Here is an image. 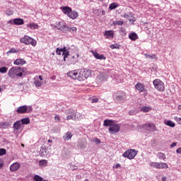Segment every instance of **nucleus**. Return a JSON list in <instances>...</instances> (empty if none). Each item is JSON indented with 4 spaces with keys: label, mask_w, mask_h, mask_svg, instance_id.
<instances>
[{
    "label": "nucleus",
    "mask_w": 181,
    "mask_h": 181,
    "mask_svg": "<svg viewBox=\"0 0 181 181\" xmlns=\"http://www.w3.org/2000/svg\"><path fill=\"white\" fill-rule=\"evenodd\" d=\"M65 49L64 47L63 48H57L56 49V52H57V54H58L59 56H60L62 54V53H63V51Z\"/></svg>",
    "instance_id": "nucleus-45"
},
{
    "label": "nucleus",
    "mask_w": 181,
    "mask_h": 181,
    "mask_svg": "<svg viewBox=\"0 0 181 181\" xmlns=\"http://www.w3.org/2000/svg\"><path fill=\"white\" fill-rule=\"evenodd\" d=\"M120 32H121L122 35H127V31L125 30V28H124L122 27L120 28Z\"/></svg>",
    "instance_id": "nucleus-52"
},
{
    "label": "nucleus",
    "mask_w": 181,
    "mask_h": 181,
    "mask_svg": "<svg viewBox=\"0 0 181 181\" xmlns=\"http://www.w3.org/2000/svg\"><path fill=\"white\" fill-rule=\"evenodd\" d=\"M106 39H112L114 37V31L112 30H106L104 33Z\"/></svg>",
    "instance_id": "nucleus-21"
},
{
    "label": "nucleus",
    "mask_w": 181,
    "mask_h": 181,
    "mask_svg": "<svg viewBox=\"0 0 181 181\" xmlns=\"http://www.w3.org/2000/svg\"><path fill=\"white\" fill-rule=\"evenodd\" d=\"M157 156L160 159V160H165V159H166V155L163 153H158Z\"/></svg>",
    "instance_id": "nucleus-36"
},
{
    "label": "nucleus",
    "mask_w": 181,
    "mask_h": 181,
    "mask_svg": "<svg viewBox=\"0 0 181 181\" xmlns=\"http://www.w3.org/2000/svg\"><path fill=\"white\" fill-rule=\"evenodd\" d=\"M178 110H181V105H178Z\"/></svg>",
    "instance_id": "nucleus-64"
},
{
    "label": "nucleus",
    "mask_w": 181,
    "mask_h": 181,
    "mask_svg": "<svg viewBox=\"0 0 181 181\" xmlns=\"http://www.w3.org/2000/svg\"><path fill=\"white\" fill-rule=\"evenodd\" d=\"M28 28H30V29L35 30V29H39V25L35 23H30L27 25Z\"/></svg>",
    "instance_id": "nucleus-31"
},
{
    "label": "nucleus",
    "mask_w": 181,
    "mask_h": 181,
    "mask_svg": "<svg viewBox=\"0 0 181 181\" xmlns=\"http://www.w3.org/2000/svg\"><path fill=\"white\" fill-rule=\"evenodd\" d=\"M121 129L119 124L113 123L110 127H109V132L110 134H118V132Z\"/></svg>",
    "instance_id": "nucleus-9"
},
{
    "label": "nucleus",
    "mask_w": 181,
    "mask_h": 181,
    "mask_svg": "<svg viewBox=\"0 0 181 181\" xmlns=\"http://www.w3.org/2000/svg\"><path fill=\"white\" fill-rule=\"evenodd\" d=\"M19 121L21 123V125H28V124H30V119L28 117L21 119Z\"/></svg>",
    "instance_id": "nucleus-30"
},
{
    "label": "nucleus",
    "mask_w": 181,
    "mask_h": 181,
    "mask_svg": "<svg viewBox=\"0 0 181 181\" xmlns=\"http://www.w3.org/2000/svg\"><path fill=\"white\" fill-rule=\"evenodd\" d=\"M20 42L21 43H23L24 45H31V46H33V47H35V46H36V45H37V42L36 41V40L28 36V35H25L23 37H21L20 39Z\"/></svg>",
    "instance_id": "nucleus-3"
},
{
    "label": "nucleus",
    "mask_w": 181,
    "mask_h": 181,
    "mask_svg": "<svg viewBox=\"0 0 181 181\" xmlns=\"http://www.w3.org/2000/svg\"><path fill=\"white\" fill-rule=\"evenodd\" d=\"M60 9L62 11L63 13L67 15V16H69L70 12H71V8L69 6H62Z\"/></svg>",
    "instance_id": "nucleus-18"
},
{
    "label": "nucleus",
    "mask_w": 181,
    "mask_h": 181,
    "mask_svg": "<svg viewBox=\"0 0 181 181\" xmlns=\"http://www.w3.org/2000/svg\"><path fill=\"white\" fill-rule=\"evenodd\" d=\"M93 55L95 59H98V60H105V57L103 54H100L97 52H93Z\"/></svg>",
    "instance_id": "nucleus-20"
},
{
    "label": "nucleus",
    "mask_w": 181,
    "mask_h": 181,
    "mask_svg": "<svg viewBox=\"0 0 181 181\" xmlns=\"http://www.w3.org/2000/svg\"><path fill=\"white\" fill-rule=\"evenodd\" d=\"M34 86H35V87L37 88H39L42 86V81H40L38 78H37V76H36L34 78Z\"/></svg>",
    "instance_id": "nucleus-26"
},
{
    "label": "nucleus",
    "mask_w": 181,
    "mask_h": 181,
    "mask_svg": "<svg viewBox=\"0 0 181 181\" xmlns=\"http://www.w3.org/2000/svg\"><path fill=\"white\" fill-rule=\"evenodd\" d=\"M23 71H25L23 68L13 66L9 69L8 75L11 78H15V77L21 78L23 77Z\"/></svg>",
    "instance_id": "nucleus-1"
},
{
    "label": "nucleus",
    "mask_w": 181,
    "mask_h": 181,
    "mask_svg": "<svg viewBox=\"0 0 181 181\" xmlns=\"http://www.w3.org/2000/svg\"><path fill=\"white\" fill-rule=\"evenodd\" d=\"M162 180H163V181H166V177H163V178H162Z\"/></svg>",
    "instance_id": "nucleus-62"
},
{
    "label": "nucleus",
    "mask_w": 181,
    "mask_h": 181,
    "mask_svg": "<svg viewBox=\"0 0 181 181\" xmlns=\"http://www.w3.org/2000/svg\"><path fill=\"white\" fill-rule=\"evenodd\" d=\"M33 111V108L32 106L23 105L17 107L16 112L18 114H29V112H32Z\"/></svg>",
    "instance_id": "nucleus-4"
},
{
    "label": "nucleus",
    "mask_w": 181,
    "mask_h": 181,
    "mask_svg": "<svg viewBox=\"0 0 181 181\" xmlns=\"http://www.w3.org/2000/svg\"><path fill=\"white\" fill-rule=\"evenodd\" d=\"M153 84L156 88V90H158V91H160L163 93V91H165V83L160 79H155L153 81Z\"/></svg>",
    "instance_id": "nucleus-5"
},
{
    "label": "nucleus",
    "mask_w": 181,
    "mask_h": 181,
    "mask_svg": "<svg viewBox=\"0 0 181 181\" xmlns=\"http://www.w3.org/2000/svg\"><path fill=\"white\" fill-rule=\"evenodd\" d=\"M66 32H77V28L76 27H70L69 25H66Z\"/></svg>",
    "instance_id": "nucleus-33"
},
{
    "label": "nucleus",
    "mask_w": 181,
    "mask_h": 181,
    "mask_svg": "<svg viewBox=\"0 0 181 181\" xmlns=\"http://www.w3.org/2000/svg\"><path fill=\"white\" fill-rule=\"evenodd\" d=\"M64 49H65L63 50L62 56H64V62H66V59L69 57L70 52L69 51V49H67V47H64Z\"/></svg>",
    "instance_id": "nucleus-23"
},
{
    "label": "nucleus",
    "mask_w": 181,
    "mask_h": 181,
    "mask_svg": "<svg viewBox=\"0 0 181 181\" xmlns=\"http://www.w3.org/2000/svg\"><path fill=\"white\" fill-rule=\"evenodd\" d=\"M37 78L40 81H43V77L41 75L37 76Z\"/></svg>",
    "instance_id": "nucleus-57"
},
{
    "label": "nucleus",
    "mask_w": 181,
    "mask_h": 181,
    "mask_svg": "<svg viewBox=\"0 0 181 181\" xmlns=\"http://www.w3.org/2000/svg\"><path fill=\"white\" fill-rule=\"evenodd\" d=\"M139 37H138V35L136 33H132L129 34V39L130 40H132L133 42H135V40H138Z\"/></svg>",
    "instance_id": "nucleus-22"
},
{
    "label": "nucleus",
    "mask_w": 181,
    "mask_h": 181,
    "mask_svg": "<svg viewBox=\"0 0 181 181\" xmlns=\"http://www.w3.org/2000/svg\"><path fill=\"white\" fill-rule=\"evenodd\" d=\"M177 145V143L173 142L170 144V148H175Z\"/></svg>",
    "instance_id": "nucleus-54"
},
{
    "label": "nucleus",
    "mask_w": 181,
    "mask_h": 181,
    "mask_svg": "<svg viewBox=\"0 0 181 181\" xmlns=\"http://www.w3.org/2000/svg\"><path fill=\"white\" fill-rule=\"evenodd\" d=\"M23 23H25V22L22 18H15L13 20V25H23Z\"/></svg>",
    "instance_id": "nucleus-27"
},
{
    "label": "nucleus",
    "mask_w": 181,
    "mask_h": 181,
    "mask_svg": "<svg viewBox=\"0 0 181 181\" xmlns=\"http://www.w3.org/2000/svg\"><path fill=\"white\" fill-rule=\"evenodd\" d=\"M8 23H13V21L12 20L8 21Z\"/></svg>",
    "instance_id": "nucleus-63"
},
{
    "label": "nucleus",
    "mask_w": 181,
    "mask_h": 181,
    "mask_svg": "<svg viewBox=\"0 0 181 181\" xmlns=\"http://www.w3.org/2000/svg\"><path fill=\"white\" fill-rule=\"evenodd\" d=\"M138 154V151L135 149H129L126 151L123 154L122 156L123 158H127V159H134L135 156Z\"/></svg>",
    "instance_id": "nucleus-6"
},
{
    "label": "nucleus",
    "mask_w": 181,
    "mask_h": 181,
    "mask_svg": "<svg viewBox=\"0 0 181 181\" xmlns=\"http://www.w3.org/2000/svg\"><path fill=\"white\" fill-rule=\"evenodd\" d=\"M164 124L165 125H167L168 127H170L171 128H175V127H176V124L172 122V120L164 121Z\"/></svg>",
    "instance_id": "nucleus-29"
},
{
    "label": "nucleus",
    "mask_w": 181,
    "mask_h": 181,
    "mask_svg": "<svg viewBox=\"0 0 181 181\" xmlns=\"http://www.w3.org/2000/svg\"><path fill=\"white\" fill-rule=\"evenodd\" d=\"M176 152H177V153H181V147L178 148L176 150Z\"/></svg>",
    "instance_id": "nucleus-58"
},
{
    "label": "nucleus",
    "mask_w": 181,
    "mask_h": 181,
    "mask_svg": "<svg viewBox=\"0 0 181 181\" xmlns=\"http://www.w3.org/2000/svg\"><path fill=\"white\" fill-rule=\"evenodd\" d=\"M124 18L126 19H129V22H134V21L129 19V18H132V14L131 13H129L128 14H124Z\"/></svg>",
    "instance_id": "nucleus-43"
},
{
    "label": "nucleus",
    "mask_w": 181,
    "mask_h": 181,
    "mask_svg": "<svg viewBox=\"0 0 181 181\" xmlns=\"http://www.w3.org/2000/svg\"><path fill=\"white\" fill-rule=\"evenodd\" d=\"M19 52H22V50H16L15 48H11L8 52L7 54L9 53H19Z\"/></svg>",
    "instance_id": "nucleus-42"
},
{
    "label": "nucleus",
    "mask_w": 181,
    "mask_h": 181,
    "mask_svg": "<svg viewBox=\"0 0 181 181\" xmlns=\"http://www.w3.org/2000/svg\"><path fill=\"white\" fill-rule=\"evenodd\" d=\"M93 142H95V144H97V145L101 144V140H100V139L98 138H95L93 139Z\"/></svg>",
    "instance_id": "nucleus-51"
},
{
    "label": "nucleus",
    "mask_w": 181,
    "mask_h": 181,
    "mask_svg": "<svg viewBox=\"0 0 181 181\" xmlns=\"http://www.w3.org/2000/svg\"><path fill=\"white\" fill-rule=\"evenodd\" d=\"M47 160H40L39 161V166H47Z\"/></svg>",
    "instance_id": "nucleus-38"
},
{
    "label": "nucleus",
    "mask_w": 181,
    "mask_h": 181,
    "mask_svg": "<svg viewBox=\"0 0 181 181\" xmlns=\"http://www.w3.org/2000/svg\"><path fill=\"white\" fill-rule=\"evenodd\" d=\"M110 49H119V45L118 44H113L110 46Z\"/></svg>",
    "instance_id": "nucleus-50"
},
{
    "label": "nucleus",
    "mask_w": 181,
    "mask_h": 181,
    "mask_svg": "<svg viewBox=\"0 0 181 181\" xmlns=\"http://www.w3.org/2000/svg\"><path fill=\"white\" fill-rule=\"evenodd\" d=\"M4 155H6V149L0 148V156H4Z\"/></svg>",
    "instance_id": "nucleus-48"
},
{
    "label": "nucleus",
    "mask_w": 181,
    "mask_h": 181,
    "mask_svg": "<svg viewBox=\"0 0 181 181\" xmlns=\"http://www.w3.org/2000/svg\"><path fill=\"white\" fill-rule=\"evenodd\" d=\"M129 115H134V112H132V111H130V112H129Z\"/></svg>",
    "instance_id": "nucleus-61"
},
{
    "label": "nucleus",
    "mask_w": 181,
    "mask_h": 181,
    "mask_svg": "<svg viewBox=\"0 0 181 181\" xmlns=\"http://www.w3.org/2000/svg\"><path fill=\"white\" fill-rule=\"evenodd\" d=\"M40 156H42V158H45V156H47V148H46V146H42L40 147Z\"/></svg>",
    "instance_id": "nucleus-14"
},
{
    "label": "nucleus",
    "mask_w": 181,
    "mask_h": 181,
    "mask_svg": "<svg viewBox=\"0 0 181 181\" xmlns=\"http://www.w3.org/2000/svg\"><path fill=\"white\" fill-rule=\"evenodd\" d=\"M13 129L14 131H19L22 129V123H21L20 120L16 121L13 124Z\"/></svg>",
    "instance_id": "nucleus-17"
},
{
    "label": "nucleus",
    "mask_w": 181,
    "mask_h": 181,
    "mask_svg": "<svg viewBox=\"0 0 181 181\" xmlns=\"http://www.w3.org/2000/svg\"><path fill=\"white\" fill-rule=\"evenodd\" d=\"M118 8V4L117 2L112 3L109 6L110 11H113V9H117Z\"/></svg>",
    "instance_id": "nucleus-34"
},
{
    "label": "nucleus",
    "mask_w": 181,
    "mask_h": 181,
    "mask_svg": "<svg viewBox=\"0 0 181 181\" xmlns=\"http://www.w3.org/2000/svg\"><path fill=\"white\" fill-rule=\"evenodd\" d=\"M72 137H73V134H71V132H68L63 136V139L64 141H69V139H71Z\"/></svg>",
    "instance_id": "nucleus-24"
},
{
    "label": "nucleus",
    "mask_w": 181,
    "mask_h": 181,
    "mask_svg": "<svg viewBox=\"0 0 181 181\" xmlns=\"http://www.w3.org/2000/svg\"><path fill=\"white\" fill-rule=\"evenodd\" d=\"M144 128H146L147 131H149V132H154V131H156V127H155V124L151 123L144 124Z\"/></svg>",
    "instance_id": "nucleus-12"
},
{
    "label": "nucleus",
    "mask_w": 181,
    "mask_h": 181,
    "mask_svg": "<svg viewBox=\"0 0 181 181\" xmlns=\"http://www.w3.org/2000/svg\"><path fill=\"white\" fill-rule=\"evenodd\" d=\"M54 119H55V121H60V117H59V115H57L54 117Z\"/></svg>",
    "instance_id": "nucleus-55"
},
{
    "label": "nucleus",
    "mask_w": 181,
    "mask_h": 181,
    "mask_svg": "<svg viewBox=\"0 0 181 181\" xmlns=\"http://www.w3.org/2000/svg\"><path fill=\"white\" fill-rule=\"evenodd\" d=\"M6 71H8V67L3 66L0 68V73L5 74Z\"/></svg>",
    "instance_id": "nucleus-46"
},
{
    "label": "nucleus",
    "mask_w": 181,
    "mask_h": 181,
    "mask_svg": "<svg viewBox=\"0 0 181 181\" xmlns=\"http://www.w3.org/2000/svg\"><path fill=\"white\" fill-rule=\"evenodd\" d=\"M67 76L74 80H78V69L69 71Z\"/></svg>",
    "instance_id": "nucleus-10"
},
{
    "label": "nucleus",
    "mask_w": 181,
    "mask_h": 181,
    "mask_svg": "<svg viewBox=\"0 0 181 181\" xmlns=\"http://www.w3.org/2000/svg\"><path fill=\"white\" fill-rule=\"evenodd\" d=\"M113 25H118L119 26H122L124 25V21H117L113 23Z\"/></svg>",
    "instance_id": "nucleus-47"
},
{
    "label": "nucleus",
    "mask_w": 181,
    "mask_h": 181,
    "mask_svg": "<svg viewBox=\"0 0 181 181\" xmlns=\"http://www.w3.org/2000/svg\"><path fill=\"white\" fill-rule=\"evenodd\" d=\"M18 87H21V86H23V83H17Z\"/></svg>",
    "instance_id": "nucleus-60"
},
{
    "label": "nucleus",
    "mask_w": 181,
    "mask_h": 181,
    "mask_svg": "<svg viewBox=\"0 0 181 181\" xmlns=\"http://www.w3.org/2000/svg\"><path fill=\"white\" fill-rule=\"evenodd\" d=\"M115 168L116 169H118V168H121V164L119 163L116 164Z\"/></svg>",
    "instance_id": "nucleus-59"
},
{
    "label": "nucleus",
    "mask_w": 181,
    "mask_h": 181,
    "mask_svg": "<svg viewBox=\"0 0 181 181\" xmlns=\"http://www.w3.org/2000/svg\"><path fill=\"white\" fill-rule=\"evenodd\" d=\"M99 78H100L102 81H107L108 76L107 74H101L99 76Z\"/></svg>",
    "instance_id": "nucleus-39"
},
{
    "label": "nucleus",
    "mask_w": 181,
    "mask_h": 181,
    "mask_svg": "<svg viewBox=\"0 0 181 181\" xmlns=\"http://www.w3.org/2000/svg\"><path fill=\"white\" fill-rule=\"evenodd\" d=\"M81 118H83V115L75 111V121L76 119H81Z\"/></svg>",
    "instance_id": "nucleus-40"
},
{
    "label": "nucleus",
    "mask_w": 181,
    "mask_h": 181,
    "mask_svg": "<svg viewBox=\"0 0 181 181\" xmlns=\"http://www.w3.org/2000/svg\"><path fill=\"white\" fill-rule=\"evenodd\" d=\"M150 166L156 169H168V164L166 163H151Z\"/></svg>",
    "instance_id": "nucleus-8"
},
{
    "label": "nucleus",
    "mask_w": 181,
    "mask_h": 181,
    "mask_svg": "<svg viewBox=\"0 0 181 181\" xmlns=\"http://www.w3.org/2000/svg\"><path fill=\"white\" fill-rule=\"evenodd\" d=\"M21 168V163L16 162L11 165L10 170L11 172H16Z\"/></svg>",
    "instance_id": "nucleus-13"
},
{
    "label": "nucleus",
    "mask_w": 181,
    "mask_h": 181,
    "mask_svg": "<svg viewBox=\"0 0 181 181\" xmlns=\"http://www.w3.org/2000/svg\"><path fill=\"white\" fill-rule=\"evenodd\" d=\"M144 56L146 57V59H150V60H152L153 59H156V54H144Z\"/></svg>",
    "instance_id": "nucleus-37"
},
{
    "label": "nucleus",
    "mask_w": 181,
    "mask_h": 181,
    "mask_svg": "<svg viewBox=\"0 0 181 181\" xmlns=\"http://www.w3.org/2000/svg\"><path fill=\"white\" fill-rule=\"evenodd\" d=\"M35 181H43V177H40V175H35L33 177Z\"/></svg>",
    "instance_id": "nucleus-44"
},
{
    "label": "nucleus",
    "mask_w": 181,
    "mask_h": 181,
    "mask_svg": "<svg viewBox=\"0 0 181 181\" xmlns=\"http://www.w3.org/2000/svg\"><path fill=\"white\" fill-rule=\"evenodd\" d=\"M68 18H70V19L73 20L77 19V18H78V12L71 9L68 16Z\"/></svg>",
    "instance_id": "nucleus-15"
},
{
    "label": "nucleus",
    "mask_w": 181,
    "mask_h": 181,
    "mask_svg": "<svg viewBox=\"0 0 181 181\" xmlns=\"http://www.w3.org/2000/svg\"><path fill=\"white\" fill-rule=\"evenodd\" d=\"M116 98L118 101H124V100L127 98V95L125 93H122L120 95H118Z\"/></svg>",
    "instance_id": "nucleus-32"
},
{
    "label": "nucleus",
    "mask_w": 181,
    "mask_h": 181,
    "mask_svg": "<svg viewBox=\"0 0 181 181\" xmlns=\"http://www.w3.org/2000/svg\"><path fill=\"white\" fill-rule=\"evenodd\" d=\"M92 103H98V98H93L92 99Z\"/></svg>",
    "instance_id": "nucleus-56"
},
{
    "label": "nucleus",
    "mask_w": 181,
    "mask_h": 181,
    "mask_svg": "<svg viewBox=\"0 0 181 181\" xmlns=\"http://www.w3.org/2000/svg\"><path fill=\"white\" fill-rule=\"evenodd\" d=\"M13 64L16 66H23V64H26V61L23 59H17L13 62Z\"/></svg>",
    "instance_id": "nucleus-19"
},
{
    "label": "nucleus",
    "mask_w": 181,
    "mask_h": 181,
    "mask_svg": "<svg viewBox=\"0 0 181 181\" xmlns=\"http://www.w3.org/2000/svg\"><path fill=\"white\" fill-rule=\"evenodd\" d=\"M91 76V70L90 69H78V81H84V80H87L88 77Z\"/></svg>",
    "instance_id": "nucleus-2"
},
{
    "label": "nucleus",
    "mask_w": 181,
    "mask_h": 181,
    "mask_svg": "<svg viewBox=\"0 0 181 181\" xmlns=\"http://www.w3.org/2000/svg\"><path fill=\"white\" fill-rule=\"evenodd\" d=\"M174 119L175 121H176V122L177 124H179L180 125H181V117H174Z\"/></svg>",
    "instance_id": "nucleus-49"
},
{
    "label": "nucleus",
    "mask_w": 181,
    "mask_h": 181,
    "mask_svg": "<svg viewBox=\"0 0 181 181\" xmlns=\"http://www.w3.org/2000/svg\"><path fill=\"white\" fill-rule=\"evenodd\" d=\"M8 127H11V124L8 122H1L0 123V129H6Z\"/></svg>",
    "instance_id": "nucleus-28"
},
{
    "label": "nucleus",
    "mask_w": 181,
    "mask_h": 181,
    "mask_svg": "<svg viewBox=\"0 0 181 181\" xmlns=\"http://www.w3.org/2000/svg\"><path fill=\"white\" fill-rule=\"evenodd\" d=\"M151 110H152V107H148V106H143L141 108V111H142V112H149V111H151Z\"/></svg>",
    "instance_id": "nucleus-35"
},
{
    "label": "nucleus",
    "mask_w": 181,
    "mask_h": 181,
    "mask_svg": "<svg viewBox=\"0 0 181 181\" xmlns=\"http://www.w3.org/2000/svg\"><path fill=\"white\" fill-rule=\"evenodd\" d=\"M67 117H66V120L70 121V119H72V121H75V114H76V110H69L66 112Z\"/></svg>",
    "instance_id": "nucleus-11"
},
{
    "label": "nucleus",
    "mask_w": 181,
    "mask_h": 181,
    "mask_svg": "<svg viewBox=\"0 0 181 181\" xmlns=\"http://www.w3.org/2000/svg\"><path fill=\"white\" fill-rule=\"evenodd\" d=\"M136 89L139 91V93H144L145 91V84L138 82L136 86Z\"/></svg>",
    "instance_id": "nucleus-16"
},
{
    "label": "nucleus",
    "mask_w": 181,
    "mask_h": 181,
    "mask_svg": "<svg viewBox=\"0 0 181 181\" xmlns=\"http://www.w3.org/2000/svg\"><path fill=\"white\" fill-rule=\"evenodd\" d=\"M6 15H7L8 16H11V15H13V9L7 8L6 10Z\"/></svg>",
    "instance_id": "nucleus-41"
},
{
    "label": "nucleus",
    "mask_w": 181,
    "mask_h": 181,
    "mask_svg": "<svg viewBox=\"0 0 181 181\" xmlns=\"http://www.w3.org/2000/svg\"><path fill=\"white\" fill-rule=\"evenodd\" d=\"M66 26L67 25L66 24V23L62 21L58 23H56L54 28L58 30H61V32H63V33H66V30L67 29Z\"/></svg>",
    "instance_id": "nucleus-7"
},
{
    "label": "nucleus",
    "mask_w": 181,
    "mask_h": 181,
    "mask_svg": "<svg viewBox=\"0 0 181 181\" xmlns=\"http://www.w3.org/2000/svg\"><path fill=\"white\" fill-rule=\"evenodd\" d=\"M113 124H114V121H112L111 119H105V120H104L103 126L109 127V128H110Z\"/></svg>",
    "instance_id": "nucleus-25"
},
{
    "label": "nucleus",
    "mask_w": 181,
    "mask_h": 181,
    "mask_svg": "<svg viewBox=\"0 0 181 181\" xmlns=\"http://www.w3.org/2000/svg\"><path fill=\"white\" fill-rule=\"evenodd\" d=\"M4 168V159L0 158V169Z\"/></svg>",
    "instance_id": "nucleus-53"
}]
</instances>
